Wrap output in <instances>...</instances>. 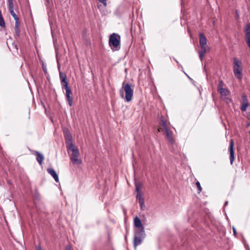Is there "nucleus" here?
I'll use <instances>...</instances> for the list:
<instances>
[{
	"mask_svg": "<svg viewBox=\"0 0 250 250\" xmlns=\"http://www.w3.org/2000/svg\"><path fill=\"white\" fill-rule=\"evenodd\" d=\"M60 78L61 81V83L62 88L65 89L66 91L65 96L70 106L73 105V98L72 97V91L68 86V83L67 81L66 74L63 72H60Z\"/></svg>",
	"mask_w": 250,
	"mask_h": 250,
	"instance_id": "1",
	"label": "nucleus"
},
{
	"mask_svg": "<svg viewBox=\"0 0 250 250\" xmlns=\"http://www.w3.org/2000/svg\"><path fill=\"white\" fill-rule=\"evenodd\" d=\"M120 94L126 102H129L132 99L133 88L129 83L124 82L122 88L120 89Z\"/></svg>",
	"mask_w": 250,
	"mask_h": 250,
	"instance_id": "2",
	"label": "nucleus"
},
{
	"mask_svg": "<svg viewBox=\"0 0 250 250\" xmlns=\"http://www.w3.org/2000/svg\"><path fill=\"white\" fill-rule=\"evenodd\" d=\"M121 36L117 33H113L109 37L108 44L113 51H118L121 48Z\"/></svg>",
	"mask_w": 250,
	"mask_h": 250,
	"instance_id": "3",
	"label": "nucleus"
},
{
	"mask_svg": "<svg viewBox=\"0 0 250 250\" xmlns=\"http://www.w3.org/2000/svg\"><path fill=\"white\" fill-rule=\"evenodd\" d=\"M233 72L235 76L239 80L242 79V62L236 57L233 59Z\"/></svg>",
	"mask_w": 250,
	"mask_h": 250,
	"instance_id": "4",
	"label": "nucleus"
},
{
	"mask_svg": "<svg viewBox=\"0 0 250 250\" xmlns=\"http://www.w3.org/2000/svg\"><path fill=\"white\" fill-rule=\"evenodd\" d=\"M66 147L68 151H71L72 152V154L70 155L71 160L76 164L79 165L81 164V160L78 159L79 151L78 147L76 146L71 144L70 146Z\"/></svg>",
	"mask_w": 250,
	"mask_h": 250,
	"instance_id": "5",
	"label": "nucleus"
},
{
	"mask_svg": "<svg viewBox=\"0 0 250 250\" xmlns=\"http://www.w3.org/2000/svg\"><path fill=\"white\" fill-rule=\"evenodd\" d=\"M145 236V230L135 229L133 246L136 249L137 246L141 244Z\"/></svg>",
	"mask_w": 250,
	"mask_h": 250,
	"instance_id": "6",
	"label": "nucleus"
},
{
	"mask_svg": "<svg viewBox=\"0 0 250 250\" xmlns=\"http://www.w3.org/2000/svg\"><path fill=\"white\" fill-rule=\"evenodd\" d=\"M229 151L230 153V163L232 165L234 160V141L232 139L230 140Z\"/></svg>",
	"mask_w": 250,
	"mask_h": 250,
	"instance_id": "7",
	"label": "nucleus"
},
{
	"mask_svg": "<svg viewBox=\"0 0 250 250\" xmlns=\"http://www.w3.org/2000/svg\"><path fill=\"white\" fill-rule=\"evenodd\" d=\"M133 223L134 227L137 228L135 229L145 230V228L142 225L141 220L138 216H136L134 218Z\"/></svg>",
	"mask_w": 250,
	"mask_h": 250,
	"instance_id": "8",
	"label": "nucleus"
},
{
	"mask_svg": "<svg viewBox=\"0 0 250 250\" xmlns=\"http://www.w3.org/2000/svg\"><path fill=\"white\" fill-rule=\"evenodd\" d=\"M9 10L10 14L14 18V20H18V17L14 11V4L13 0H8Z\"/></svg>",
	"mask_w": 250,
	"mask_h": 250,
	"instance_id": "9",
	"label": "nucleus"
},
{
	"mask_svg": "<svg viewBox=\"0 0 250 250\" xmlns=\"http://www.w3.org/2000/svg\"><path fill=\"white\" fill-rule=\"evenodd\" d=\"M242 98L243 100V103L240 108L242 111H245L247 110L248 106H249L247 96L245 94H243Z\"/></svg>",
	"mask_w": 250,
	"mask_h": 250,
	"instance_id": "10",
	"label": "nucleus"
},
{
	"mask_svg": "<svg viewBox=\"0 0 250 250\" xmlns=\"http://www.w3.org/2000/svg\"><path fill=\"white\" fill-rule=\"evenodd\" d=\"M207 40L204 34L201 32L199 34V43L200 46H208L207 45Z\"/></svg>",
	"mask_w": 250,
	"mask_h": 250,
	"instance_id": "11",
	"label": "nucleus"
},
{
	"mask_svg": "<svg viewBox=\"0 0 250 250\" xmlns=\"http://www.w3.org/2000/svg\"><path fill=\"white\" fill-rule=\"evenodd\" d=\"M165 131L168 140L169 141V142L173 144L174 142V141L173 138L172 131L170 130L169 128L167 129L166 130H165Z\"/></svg>",
	"mask_w": 250,
	"mask_h": 250,
	"instance_id": "12",
	"label": "nucleus"
},
{
	"mask_svg": "<svg viewBox=\"0 0 250 250\" xmlns=\"http://www.w3.org/2000/svg\"><path fill=\"white\" fill-rule=\"evenodd\" d=\"M47 171L48 173L50 174L54 179L55 181L58 183L59 181V177L58 176V174H57L56 172L51 168H49L47 169Z\"/></svg>",
	"mask_w": 250,
	"mask_h": 250,
	"instance_id": "13",
	"label": "nucleus"
},
{
	"mask_svg": "<svg viewBox=\"0 0 250 250\" xmlns=\"http://www.w3.org/2000/svg\"><path fill=\"white\" fill-rule=\"evenodd\" d=\"M65 139L66 140V147L70 146V144H73L72 143V136L68 131L65 132Z\"/></svg>",
	"mask_w": 250,
	"mask_h": 250,
	"instance_id": "14",
	"label": "nucleus"
},
{
	"mask_svg": "<svg viewBox=\"0 0 250 250\" xmlns=\"http://www.w3.org/2000/svg\"><path fill=\"white\" fill-rule=\"evenodd\" d=\"M35 154H36L37 156V161L38 162L40 165H42L43 161L44 160L43 155L37 151H35Z\"/></svg>",
	"mask_w": 250,
	"mask_h": 250,
	"instance_id": "15",
	"label": "nucleus"
},
{
	"mask_svg": "<svg viewBox=\"0 0 250 250\" xmlns=\"http://www.w3.org/2000/svg\"><path fill=\"white\" fill-rule=\"evenodd\" d=\"M201 50L199 52L205 55L209 50L208 46H201Z\"/></svg>",
	"mask_w": 250,
	"mask_h": 250,
	"instance_id": "16",
	"label": "nucleus"
},
{
	"mask_svg": "<svg viewBox=\"0 0 250 250\" xmlns=\"http://www.w3.org/2000/svg\"><path fill=\"white\" fill-rule=\"evenodd\" d=\"M218 91L222 96H227L229 93L228 90L224 88L220 89Z\"/></svg>",
	"mask_w": 250,
	"mask_h": 250,
	"instance_id": "17",
	"label": "nucleus"
},
{
	"mask_svg": "<svg viewBox=\"0 0 250 250\" xmlns=\"http://www.w3.org/2000/svg\"><path fill=\"white\" fill-rule=\"evenodd\" d=\"M161 125L163 126L164 130L169 128L167 125V122L165 120L163 119L161 121Z\"/></svg>",
	"mask_w": 250,
	"mask_h": 250,
	"instance_id": "18",
	"label": "nucleus"
},
{
	"mask_svg": "<svg viewBox=\"0 0 250 250\" xmlns=\"http://www.w3.org/2000/svg\"><path fill=\"white\" fill-rule=\"evenodd\" d=\"M142 187V184L140 183H137L135 184V187H136V191L137 193H141V188Z\"/></svg>",
	"mask_w": 250,
	"mask_h": 250,
	"instance_id": "19",
	"label": "nucleus"
},
{
	"mask_svg": "<svg viewBox=\"0 0 250 250\" xmlns=\"http://www.w3.org/2000/svg\"><path fill=\"white\" fill-rule=\"evenodd\" d=\"M246 41L250 48V32H246Z\"/></svg>",
	"mask_w": 250,
	"mask_h": 250,
	"instance_id": "20",
	"label": "nucleus"
},
{
	"mask_svg": "<svg viewBox=\"0 0 250 250\" xmlns=\"http://www.w3.org/2000/svg\"><path fill=\"white\" fill-rule=\"evenodd\" d=\"M15 31H20V21L19 18L18 20H15Z\"/></svg>",
	"mask_w": 250,
	"mask_h": 250,
	"instance_id": "21",
	"label": "nucleus"
},
{
	"mask_svg": "<svg viewBox=\"0 0 250 250\" xmlns=\"http://www.w3.org/2000/svg\"><path fill=\"white\" fill-rule=\"evenodd\" d=\"M136 197L138 199L139 203L142 202L144 201V198L143 197L141 193H137Z\"/></svg>",
	"mask_w": 250,
	"mask_h": 250,
	"instance_id": "22",
	"label": "nucleus"
},
{
	"mask_svg": "<svg viewBox=\"0 0 250 250\" xmlns=\"http://www.w3.org/2000/svg\"><path fill=\"white\" fill-rule=\"evenodd\" d=\"M196 185L197 188H198V192L199 193H200L201 192L202 189V187H201V186L200 185V182H198V181L196 182Z\"/></svg>",
	"mask_w": 250,
	"mask_h": 250,
	"instance_id": "23",
	"label": "nucleus"
},
{
	"mask_svg": "<svg viewBox=\"0 0 250 250\" xmlns=\"http://www.w3.org/2000/svg\"><path fill=\"white\" fill-rule=\"evenodd\" d=\"M223 85H224L223 82L222 80H220L219 81V83H218V91L219 90H220V89L223 88Z\"/></svg>",
	"mask_w": 250,
	"mask_h": 250,
	"instance_id": "24",
	"label": "nucleus"
},
{
	"mask_svg": "<svg viewBox=\"0 0 250 250\" xmlns=\"http://www.w3.org/2000/svg\"><path fill=\"white\" fill-rule=\"evenodd\" d=\"M244 31H250V23H248L246 25Z\"/></svg>",
	"mask_w": 250,
	"mask_h": 250,
	"instance_id": "25",
	"label": "nucleus"
},
{
	"mask_svg": "<svg viewBox=\"0 0 250 250\" xmlns=\"http://www.w3.org/2000/svg\"><path fill=\"white\" fill-rule=\"evenodd\" d=\"M139 204L140 205L141 208L142 209L144 210L145 208L144 201L142 202H140V203H139Z\"/></svg>",
	"mask_w": 250,
	"mask_h": 250,
	"instance_id": "26",
	"label": "nucleus"
},
{
	"mask_svg": "<svg viewBox=\"0 0 250 250\" xmlns=\"http://www.w3.org/2000/svg\"><path fill=\"white\" fill-rule=\"evenodd\" d=\"M198 53H199V58H200V60L202 61L203 60V58H204V57L205 55L203 54H202V53H201L200 52H198Z\"/></svg>",
	"mask_w": 250,
	"mask_h": 250,
	"instance_id": "27",
	"label": "nucleus"
},
{
	"mask_svg": "<svg viewBox=\"0 0 250 250\" xmlns=\"http://www.w3.org/2000/svg\"><path fill=\"white\" fill-rule=\"evenodd\" d=\"M42 69L45 73H47L46 67L43 64H42Z\"/></svg>",
	"mask_w": 250,
	"mask_h": 250,
	"instance_id": "28",
	"label": "nucleus"
},
{
	"mask_svg": "<svg viewBox=\"0 0 250 250\" xmlns=\"http://www.w3.org/2000/svg\"><path fill=\"white\" fill-rule=\"evenodd\" d=\"M232 229H233V234L235 236L236 235V234H237V232H236V229H235L234 227H233L232 228Z\"/></svg>",
	"mask_w": 250,
	"mask_h": 250,
	"instance_id": "29",
	"label": "nucleus"
},
{
	"mask_svg": "<svg viewBox=\"0 0 250 250\" xmlns=\"http://www.w3.org/2000/svg\"><path fill=\"white\" fill-rule=\"evenodd\" d=\"M65 250H71V247L69 246H67Z\"/></svg>",
	"mask_w": 250,
	"mask_h": 250,
	"instance_id": "30",
	"label": "nucleus"
},
{
	"mask_svg": "<svg viewBox=\"0 0 250 250\" xmlns=\"http://www.w3.org/2000/svg\"><path fill=\"white\" fill-rule=\"evenodd\" d=\"M52 38L53 39V41H55V39H54V36H55L54 32H52Z\"/></svg>",
	"mask_w": 250,
	"mask_h": 250,
	"instance_id": "31",
	"label": "nucleus"
},
{
	"mask_svg": "<svg viewBox=\"0 0 250 250\" xmlns=\"http://www.w3.org/2000/svg\"><path fill=\"white\" fill-rule=\"evenodd\" d=\"M37 250H42L40 247H39L37 249Z\"/></svg>",
	"mask_w": 250,
	"mask_h": 250,
	"instance_id": "32",
	"label": "nucleus"
},
{
	"mask_svg": "<svg viewBox=\"0 0 250 250\" xmlns=\"http://www.w3.org/2000/svg\"><path fill=\"white\" fill-rule=\"evenodd\" d=\"M228 204V201H226L225 203V206H227Z\"/></svg>",
	"mask_w": 250,
	"mask_h": 250,
	"instance_id": "33",
	"label": "nucleus"
},
{
	"mask_svg": "<svg viewBox=\"0 0 250 250\" xmlns=\"http://www.w3.org/2000/svg\"><path fill=\"white\" fill-rule=\"evenodd\" d=\"M16 33L17 34V36H19L20 35V32H16Z\"/></svg>",
	"mask_w": 250,
	"mask_h": 250,
	"instance_id": "34",
	"label": "nucleus"
}]
</instances>
